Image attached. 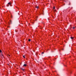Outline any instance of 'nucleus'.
<instances>
[{"instance_id":"nucleus-1","label":"nucleus","mask_w":76,"mask_h":76,"mask_svg":"<svg viewBox=\"0 0 76 76\" xmlns=\"http://www.w3.org/2000/svg\"><path fill=\"white\" fill-rule=\"evenodd\" d=\"M8 4L9 5H10V6H11V3H10V2L8 3Z\"/></svg>"},{"instance_id":"nucleus-2","label":"nucleus","mask_w":76,"mask_h":76,"mask_svg":"<svg viewBox=\"0 0 76 76\" xmlns=\"http://www.w3.org/2000/svg\"><path fill=\"white\" fill-rule=\"evenodd\" d=\"M23 66H27V65L26 64H25L23 65Z\"/></svg>"},{"instance_id":"nucleus-3","label":"nucleus","mask_w":76,"mask_h":76,"mask_svg":"<svg viewBox=\"0 0 76 76\" xmlns=\"http://www.w3.org/2000/svg\"><path fill=\"white\" fill-rule=\"evenodd\" d=\"M70 38H71V39H73V38H74V37H70Z\"/></svg>"},{"instance_id":"nucleus-4","label":"nucleus","mask_w":76,"mask_h":76,"mask_svg":"<svg viewBox=\"0 0 76 76\" xmlns=\"http://www.w3.org/2000/svg\"><path fill=\"white\" fill-rule=\"evenodd\" d=\"M21 70H23V71H24L25 69H23V68H21Z\"/></svg>"},{"instance_id":"nucleus-5","label":"nucleus","mask_w":76,"mask_h":76,"mask_svg":"<svg viewBox=\"0 0 76 76\" xmlns=\"http://www.w3.org/2000/svg\"><path fill=\"white\" fill-rule=\"evenodd\" d=\"M1 56L2 57H3V54H1Z\"/></svg>"},{"instance_id":"nucleus-6","label":"nucleus","mask_w":76,"mask_h":76,"mask_svg":"<svg viewBox=\"0 0 76 76\" xmlns=\"http://www.w3.org/2000/svg\"><path fill=\"white\" fill-rule=\"evenodd\" d=\"M44 54V52H42V56H43V54Z\"/></svg>"},{"instance_id":"nucleus-7","label":"nucleus","mask_w":76,"mask_h":76,"mask_svg":"<svg viewBox=\"0 0 76 76\" xmlns=\"http://www.w3.org/2000/svg\"><path fill=\"white\" fill-rule=\"evenodd\" d=\"M36 7V8H37V9H38L39 7H38V6H37V7Z\"/></svg>"},{"instance_id":"nucleus-8","label":"nucleus","mask_w":76,"mask_h":76,"mask_svg":"<svg viewBox=\"0 0 76 76\" xmlns=\"http://www.w3.org/2000/svg\"><path fill=\"white\" fill-rule=\"evenodd\" d=\"M23 58H25V56H23Z\"/></svg>"},{"instance_id":"nucleus-9","label":"nucleus","mask_w":76,"mask_h":76,"mask_svg":"<svg viewBox=\"0 0 76 76\" xmlns=\"http://www.w3.org/2000/svg\"><path fill=\"white\" fill-rule=\"evenodd\" d=\"M71 4V3H70V2H69V4H68L69 5H70Z\"/></svg>"},{"instance_id":"nucleus-10","label":"nucleus","mask_w":76,"mask_h":76,"mask_svg":"<svg viewBox=\"0 0 76 76\" xmlns=\"http://www.w3.org/2000/svg\"><path fill=\"white\" fill-rule=\"evenodd\" d=\"M28 41H29V42L31 41V39H29L28 40Z\"/></svg>"},{"instance_id":"nucleus-11","label":"nucleus","mask_w":76,"mask_h":76,"mask_svg":"<svg viewBox=\"0 0 76 76\" xmlns=\"http://www.w3.org/2000/svg\"><path fill=\"white\" fill-rule=\"evenodd\" d=\"M73 29H75V27H73L72 28Z\"/></svg>"},{"instance_id":"nucleus-12","label":"nucleus","mask_w":76,"mask_h":76,"mask_svg":"<svg viewBox=\"0 0 76 76\" xmlns=\"http://www.w3.org/2000/svg\"><path fill=\"white\" fill-rule=\"evenodd\" d=\"M10 23H12V21L10 20Z\"/></svg>"},{"instance_id":"nucleus-13","label":"nucleus","mask_w":76,"mask_h":76,"mask_svg":"<svg viewBox=\"0 0 76 76\" xmlns=\"http://www.w3.org/2000/svg\"><path fill=\"white\" fill-rule=\"evenodd\" d=\"M2 51H1V50H0V53H1Z\"/></svg>"},{"instance_id":"nucleus-14","label":"nucleus","mask_w":76,"mask_h":76,"mask_svg":"<svg viewBox=\"0 0 76 76\" xmlns=\"http://www.w3.org/2000/svg\"><path fill=\"white\" fill-rule=\"evenodd\" d=\"M9 5H7V7H9Z\"/></svg>"},{"instance_id":"nucleus-15","label":"nucleus","mask_w":76,"mask_h":76,"mask_svg":"<svg viewBox=\"0 0 76 76\" xmlns=\"http://www.w3.org/2000/svg\"><path fill=\"white\" fill-rule=\"evenodd\" d=\"M53 9H55V7H53Z\"/></svg>"},{"instance_id":"nucleus-16","label":"nucleus","mask_w":76,"mask_h":76,"mask_svg":"<svg viewBox=\"0 0 76 76\" xmlns=\"http://www.w3.org/2000/svg\"><path fill=\"white\" fill-rule=\"evenodd\" d=\"M54 11H55V12L56 11V10H54Z\"/></svg>"},{"instance_id":"nucleus-17","label":"nucleus","mask_w":76,"mask_h":76,"mask_svg":"<svg viewBox=\"0 0 76 76\" xmlns=\"http://www.w3.org/2000/svg\"><path fill=\"white\" fill-rule=\"evenodd\" d=\"M9 56H10V55H9Z\"/></svg>"},{"instance_id":"nucleus-18","label":"nucleus","mask_w":76,"mask_h":76,"mask_svg":"<svg viewBox=\"0 0 76 76\" xmlns=\"http://www.w3.org/2000/svg\"><path fill=\"white\" fill-rule=\"evenodd\" d=\"M37 20H36V21H37Z\"/></svg>"},{"instance_id":"nucleus-19","label":"nucleus","mask_w":76,"mask_h":76,"mask_svg":"<svg viewBox=\"0 0 76 76\" xmlns=\"http://www.w3.org/2000/svg\"><path fill=\"white\" fill-rule=\"evenodd\" d=\"M62 50H64V49H62Z\"/></svg>"}]
</instances>
